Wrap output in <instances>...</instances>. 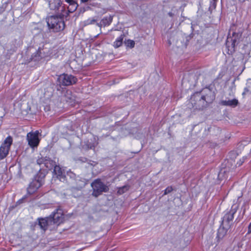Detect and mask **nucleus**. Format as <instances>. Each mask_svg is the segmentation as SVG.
<instances>
[{
  "label": "nucleus",
  "mask_w": 251,
  "mask_h": 251,
  "mask_svg": "<svg viewBox=\"0 0 251 251\" xmlns=\"http://www.w3.org/2000/svg\"><path fill=\"white\" fill-rule=\"evenodd\" d=\"M24 199H25V198H22V199H21L19 200L18 201V202H18L19 203H22V202H23V201Z\"/></svg>",
  "instance_id": "35"
},
{
  "label": "nucleus",
  "mask_w": 251,
  "mask_h": 251,
  "mask_svg": "<svg viewBox=\"0 0 251 251\" xmlns=\"http://www.w3.org/2000/svg\"><path fill=\"white\" fill-rule=\"evenodd\" d=\"M65 1L68 3L70 6H73V9L69 8L68 12L69 13H72L76 9L77 4H76L75 0H65Z\"/></svg>",
  "instance_id": "23"
},
{
  "label": "nucleus",
  "mask_w": 251,
  "mask_h": 251,
  "mask_svg": "<svg viewBox=\"0 0 251 251\" xmlns=\"http://www.w3.org/2000/svg\"><path fill=\"white\" fill-rule=\"evenodd\" d=\"M37 164L40 167H45L48 170H51L55 165V162L48 156L41 157L37 160Z\"/></svg>",
  "instance_id": "10"
},
{
  "label": "nucleus",
  "mask_w": 251,
  "mask_h": 251,
  "mask_svg": "<svg viewBox=\"0 0 251 251\" xmlns=\"http://www.w3.org/2000/svg\"><path fill=\"white\" fill-rule=\"evenodd\" d=\"M13 142L11 136H7L0 146V159H3L8 155Z\"/></svg>",
  "instance_id": "7"
},
{
  "label": "nucleus",
  "mask_w": 251,
  "mask_h": 251,
  "mask_svg": "<svg viewBox=\"0 0 251 251\" xmlns=\"http://www.w3.org/2000/svg\"><path fill=\"white\" fill-rule=\"evenodd\" d=\"M97 20L95 19L94 18H89L87 20H85L83 22L84 25L85 26L88 25H90L94 24L96 23Z\"/></svg>",
  "instance_id": "27"
},
{
  "label": "nucleus",
  "mask_w": 251,
  "mask_h": 251,
  "mask_svg": "<svg viewBox=\"0 0 251 251\" xmlns=\"http://www.w3.org/2000/svg\"><path fill=\"white\" fill-rule=\"evenodd\" d=\"M247 156H243L242 158H241L239 161H237L236 163V166L240 167L241 166L243 163L245 161V160L247 159Z\"/></svg>",
  "instance_id": "30"
},
{
  "label": "nucleus",
  "mask_w": 251,
  "mask_h": 251,
  "mask_svg": "<svg viewBox=\"0 0 251 251\" xmlns=\"http://www.w3.org/2000/svg\"><path fill=\"white\" fill-rule=\"evenodd\" d=\"M168 44H169V45H171V42L170 40H168Z\"/></svg>",
  "instance_id": "37"
},
{
  "label": "nucleus",
  "mask_w": 251,
  "mask_h": 251,
  "mask_svg": "<svg viewBox=\"0 0 251 251\" xmlns=\"http://www.w3.org/2000/svg\"><path fill=\"white\" fill-rule=\"evenodd\" d=\"M125 45L127 47H129L131 49L134 48L135 46V42L133 40L128 39L125 41Z\"/></svg>",
  "instance_id": "28"
},
{
  "label": "nucleus",
  "mask_w": 251,
  "mask_h": 251,
  "mask_svg": "<svg viewBox=\"0 0 251 251\" xmlns=\"http://www.w3.org/2000/svg\"><path fill=\"white\" fill-rule=\"evenodd\" d=\"M53 168L54 175H55L60 181H63L65 178V173L62 171L59 166L55 164Z\"/></svg>",
  "instance_id": "16"
},
{
  "label": "nucleus",
  "mask_w": 251,
  "mask_h": 251,
  "mask_svg": "<svg viewBox=\"0 0 251 251\" xmlns=\"http://www.w3.org/2000/svg\"><path fill=\"white\" fill-rule=\"evenodd\" d=\"M239 205L233 204L229 211L225 212L223 217L221 218V224L230 228L233 224L234 215L236 213Z\"/></svg>",
  "instance_id": "4"
},
{
  "label": "nucleus",
  "mask_w": 251,
  "mask_h": 251,
  "mask_svg": "<svg viewBox=\"0 0 251 251\" xmlns=\"http://www.w3.org/2000/svg\"><path fill=\"white\" fill-rule=\"evenodd\" d=\"M47 23L50 31L59 32L65 27L64 17L62 16L52 15L47 19Z\"/></svg>",
  "instance_id": "2"
},
{
  "label": "nucleus",
  "mask_w": 251,
  "mask_h": 251,
  "mask_svg": "<svg viewBox=\"0 0 251 251\" xmlns=\"http://www.w3.org/2000/svg\"><path fill=\"white\" fill-rule=\"evenodd\" d=\"M50 220L49 219V216L44 218H39L38 225L42 229H43L44 231H45L47 230L48 226L52 225Z\"/></svg>",
  "instance_id": "15"
},
{
  "label": "nucleus",
  "mask_w": 251,
  "mask_h": 251,
  "mask_svg": "<svg viewBox=\"0 0 251 251\" xmlns=\"http://www.w3.org/2000/svg\"><path fill=\"white\" fill-rule=\"evenodd\" d=\"M214 85L210 84L200 92L194 93L191 97L189 102L194 109H202L215 99Z\"/></svg>",
  "instance_id": "1"
},
{
  "label": "nucleus",
  "mask_w": 251,
  "mask_h": 251,
  "mask_svg": "<svg viewBox=\"0 0 251 251\" xmlns=\"http://www.w3.org/2000/svg\"><path fill=\"white\" fill-rule=\"evenodd\" d=\"M47 109V110H49V108H47L45 107V110H46Z\"/></svg>",
  "instance_id": "39"
},
{
  "label": "nucleus",
  "mask_w": 251,
  "mask_h": 251,
  "mask_svg": "<svg viewBox=\"0 0 251 251\" xmlns=\"http://www.w3.org/2000/svg\"><path fill=\"white\" fill-rule=\"evenodd\" d=\"M91 186L93 190L92 195L95 197H98L102 192H106L108 191V187L100 179H95L92 183Z\"/></svg>",
  "instance_id": "6"
},
{
  "label": "nucleus",
  "mask_w": 251,
  "mask_h": 251,
  "mask_svg": "<svg viewBox=\"0 0 251 251\" xmlns=\"http://www.w3.org/2000/svg\"><path fill=\"white\" fill-rule=\"evenodd\" d=\"M129 187L127 185H125L119 188L117 193L120 195H122L126 192L129 189Z\"/></svg>",
  "instance_id": "26"
},
{
  "label": "nucleus",
  "mask_w": 251,
  "mask_h": 251,
  "mask_svg": "<svg viewBox=\"0 0 251 251\" xmlns=\"http://www.w3.org/2000/svg\"><path fill=\"white\" fill-rule=\"evenodd\" d=\"M230 228L227 227L224 225L220 224V226L218 229L216 238L217 239V241H219L220 240L222 239L226 234L228 230Z\"/></svg>",
  "instance_id": "14"
},
{
  "label": "nucleus",
  "mask_w": 251,
  "mask_h": 251,
  "mask_svg": "<svg viewBox=\"0 0 251 251\" xmlns=\"http://www.w3.org/2000/svg\"><path fill=\"white\" fill-rule=\"evenodd\" d=\"M220 103L222 105L235 107L239 104V102L237 99L234 98L232 100H221Z\"/></svg>",
  "instance_id": "17"
},
{
  "label": "nucleus",
  "mask_w": 251,
  "mask_h": 251,
  "mask_svg": "<svg viewBox=\"0 0 251 251\" xmlns=\"http://www.w3.org/2000/svg\"><path fill=\"white\" fill-rule=\"evenodd\" d=\"M41 48H39L38 50L35 52L33 53L30 58L31 61L38 62L43 58V56L41 55Z\"/></svg>",
  "instance_id": "19"
},
{
  "label": "nucleus",
  "mask_w": 251,
  "mask_h": 251,
  "mask_svg": "<svg viewBox=\"0 0 251 251\" xmlns=\"http://www.w3.org/2000/svg\"><path fill=\"white\" fill-rule=\"evenodd\" d=\"M229 169L228 168L221 169L218 175V178L219 180L227 179L229 174Z\"/></svg>",
  "instance_id": "18"
},
{
  "label": "nucleus",
  "mask_w": 251,
  "mask_h": 251,
  "mask_svg": "<svg viewBox=\"0 0 251 251\" xmlns=\"http://www.w3.org/2000/svg\"><path fill=\"white\" fill-rule=\"evenodd\" d=\"M124 37V34H122L116 39L113 44L115 48H118L122 46Z\"/></svg>",
  "instance_id": "20"
},
{
  "label": "nucleus",
  "mask_w": 251,
  "mask_h": 251,
  "mask_svg": "<svg viewBox=\"0 0 251 251\" xmlns=\"http://www.w3.org/2000/svg\"><path fill=\"white\" fill-rule=\"evenodd\" d=\"M45 176V173L42 172L41 171V169H40L39 172L35 176L34 178L37 179V180L41 181V183L43 184L44 179Z\"/></svg>",
  "instance_id": "22"
},
{
  "label": "nucleus",
  "mask_w": 251,
  "mask_h": 251,
  "mask_svg": "<svg viewBox=\"0 0 251 251\" xmlns=\"http://www.w3.org/2000/svg\"><path fill=\"white\" fill-rule=\"evenodd\" d=\"M82 2H86L88 1V0H80Z\"/></svg>",
  "instance_id": "36"
},
{
  "label": "nucleus",
  "mask_w": 251,
  "mask_h": 251,
  "mask_svg": "<svg viewBox=\"0 0 251 251\" xmlns=\"http://www.w3.org/2000/svg\"><path fill=\"white\" fill-rule=\"evenodd\" d=\"M216 128V127H215V126H213V127L211 126V127H210L209 128H208V130L210 132V131H211V130L213 128V129H215V128Z\"/></svg>",
  "instance_id": "34"
},
{
  "label": "nucleus",
  "mask_w": 251,
  "mask_h": 251,
  "mask_svg": "<svg viewBox=\"0 0 251 251\" xmlns=\"http://www.w3.org/2000/svg\"><path fill=\"white\" fill-rule=\"evenodd\" d=\"M242 33L233 32L232 37H227L226 42V47L227 50L226 53L232 54L235 51V47L239 42Z\"/></svg>",
  "instance_id": "5"
},
{
  "label": "nucleus",
  "mask_w": 251,
  "mask_h": 251,
  "mask_svg": "<svg viewBox=\"0 0 251 251\" xmlns=\"http://www.w3.org/2000/svg\"><path fill=\"white\" fill-rule=\"evenodd\" d=\"M49 217L52 225H57L62 223L64 218L62 210L60 208L56 209Z\"/></svg>",
  "instance_id": "8"
},
{
  "label": "nucleus",
  "mask_w": 251,
  "mask_h": 251,
  "mask_svg": "<svg viewBox=\"0 0 251 251\" xmlns=\"http://www.w3.org/2000/svg\"><path fill=\"white\" fill-rule=\"evenodd\" d=\"M249 92L251 93V83L248 85L247 87L244 88V90L242 93V95L244 96Z\"/></svg>",
  "instance_id": "29"
},
{
  "label": "nucleus",
  "mask_w": 251,
  "mask_h": 251,
  "mask_svg": "<svg viewBox=\"0 0 251 251\" xmlns=\"http://www.w3.org/2000/svg\"><path fill=\"white\" fill-rule=\"evenodd\" d=\"M69 8H70V9H73V6H71V7H69L68 8V10L69 9Z\"/></svg>",
  "instance_id": "38"
},
{
  "label": "nucleus",
  "mask_w": 251,
  "mask_h": 251,
  "mask_svg": "<svg viewBox=\"0 0 251 251\" xmlns=\"http://www.w3.org/2000/svg\"><path fill=\"white\" fill-rule=\"evenodd\" d=\"M173 190V189L172 186H168L164 190V195H167V194L171 193V192H172Z\"/></svg>",
  "instance_id": "31"
},
{
  "label": "nucleus",
  "mask_w": 251,
  "mask_h": 251,
  "mask_svg": "<svg viewBox=\"0 0 251 251\" xmlns=\"http://www.w3.org/2000/svg\"><path fill=\"white\" fill-rule=\"evenodd\" d=\"M77 79L75 76L67 74L60 75L57 79L56 89L57 91H61L63 88L62 86H67L75 84Z\"/></svg>",
  "instance_id": "3"
},
{
  "label": "nucleus",
  "mask_w": 251,
  "mask_h": 251,
  "mask_svg": "<svg viewBox=\"0 0 251 251\" xmlns=\"http://www.w3.org/2000/svg\"><path fill=\"white\" fill-rule=\"evenodd\" d=\"M96 25L101 28L102 26H103V24L102 23V21H101L100 23H97Z\"/></svg>",
  "instance_id": "33"
},
{
  "label": "nucleus",
  "mask_w": 251,
  "mask_h": 251,
  "mask_svg": "<svg viewBox=\"0 0 251 251\" xmlns=\"http://www.w3.org/2000/svg\"><path fill=\"white\" fill-rule=\"evenodd\" d=\"M98 137L93 135L92 137L85 142V146L87 149L94 150L98 144Z\"/></svg>",
  "instance_id": "12"
},
{
  "label": "nucleus",
  "mask_w": 251,
  "mask_h": 251,
  "mask_svg": "<svg viewBox=\"0 0 251 251\" xmlns=\"http://www.w3.org/2000/svg\"><path fill=\"white\" fill-rule=\"evenodd\" d=\"M218 1V0H210L208 11L210 13L216 9Z\"/></svg>",
  "instance_id": "24"
},
{
  "label": "nucleus",
  "mask_w": 251,
  "mask_h": 251,
  "mask_svg": "<svg viewBox=\"0 0 251 251\" xmlns=\"http://www.w3.org/2000/svg\"><path fill=\"white\" fill-rule=\"evenodd\" d=\"M251 233V222L250 223L249 225L248 226V234H250Z\"/></svg>",
  "instance_id": "32"
},
{
  "label": "nucleus",
  "mask_w": 251,
  "mask_h": 251,
  "mask_svg": "<svg viewBox=\"0 0 251 251\" xmlns=\"http://www.w3.org/2000/svg\"><path fill=\"white\" fill-rule=\"evenodd\" d=\"M41 181L37 180L34 178L32 181L29 183L27 188V193L29 195L33 194L37 189L42 185Z\"/></svg>",
  "instance_id": "11"
},
{
  "label": "nucleus",
  "mask_w": 251,
  "mask_h": 251,
  "mask_svg": "<svg viewBox=\"0 0 251 251\" xmlns=\"http://www.w3.org/2000/svg\"><path fill=\"white\" fill-rule=\"evenodd\" d=\"M113 21V16L109 15L108 16L104 17L102 19V23L103 24V26H109Z\"/></svg>",
  "instance_id": "21"
},
{
  "label": "nucleus",
  "mask_w": 251,
  "mask_h": 251,
  "mask_svg": "<svg viewBox=\"0 0 251 251\" xmlns=\"http://www.w3.org/2000/svg\"><path fill=\"white\" fill-rule=\"evenodd\" d=\"M39 134L40 132L38 130L30 132L27 134L26 138L28 144L31 148L34 149L38 146L40 142Z\"/></svg>",
  "instance_id": "9"
},
{
  "label": "nucleus",
  "mask_w": 251,
  "mask_h": 251,
  "mask_svg": "<svg viewBox=\"0 0 251 251\" xmlns=\"http://www.w3.org/2000/svg\"><path fill=\"white\" fill-rule=\"evenodd\" d=\"M168 15L171 17L178 16V10L175 7H173L171 11L168 13Z\"/></svg>",
  "instance_id": "25"
},
{
  "label": "nucleus",
  "mask_w": 251,
  "mask_h": 251,
  "mask_svg": "<svg viewBox=\"0 0 251 251\" xmlns=\"http://www.w3.org/2000/svg\"><path fill=\"white\" fill-rule=\"evenodd\" d=\"M61 5L62 1L61 0H53L49 3L50 9L57 12L62 11L63 7H61Z\"/></svg>",
  "instance_id": "13"
}]
</instances>
